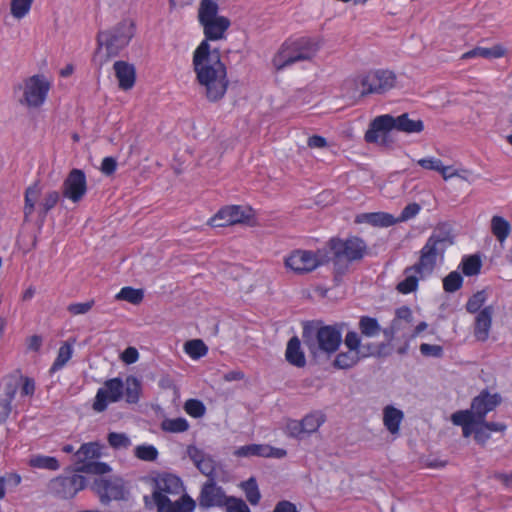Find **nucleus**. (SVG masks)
Here are the masks:
<instances>
[{"mask_svg":"<svg viewBox=\"0 0 512 512\" xmlns=\"http://www.w3.org/2000/svg\"><path fill=\"white\" fill-rule=\"evenodd\" d=\"M144 297V293L141 289H135L132 287H123L120 292L116 295L117 300H124L131 304H139Z\"/></svg>","mask_w":512,"mask_h":512,"instance_id":"41","label":"nucleus"},{"mask_svg":"<svg viewBox=\"0 0 512 512\" xmlns=\"http://www.w3.org/2000/svg\"><path fill=\"white\" fill-rule=\"evenodd\" d=\"M51 83L42 74H36L24 80L18 85L22 96L18 99L19 104L27 108H39L46 101Z\"/></svg>","mask_w":512,"mask_h":512,"instance_id":"8","label":"nucleus"},{"mask_svg":"<svg viewBox=\"0 0 512 512\" xmlns=\"http://www.w3.org/2000/svg\"><path fill=\"white\" fill-rule=\"evenodd\" d=\"M175 507V512H193L196 502L188 494H184L175 501Z\"/></svg>","mask_w":512,"mask_h":512,"instance_id":"55","label":"nucleus"},{"mask_svg":"<svg viewBox=\"0 0 512 512\" xmlns=\"http://www.w3.org/2000/svg\"><path fill=\"white\" fill-rule=\"evenodd\" d=\"M29 465L37 469L56 471L60 468L59 461L55 457L46 455H34L29 460Z\"/></svg>","mask_w":512,"mask_h":512,"instance_id":"34","label":"nucleus"},{"mask_svg":"<svg viewBox=\"0 0 512 512\" xmlns=\"http://www.w3.org/2000/svg\"><path fill=\"white\" fill-rule=\"evenodd\" d=\"M404 275L405 278L397 284L396 289L402 294H408L417 289L420 276L415 271H408V267L405 268Z\"/></svg>","mask_w":512,"mask_h":512,"instance_id":"33","label":"nucleus"},{"mask_svg":"<svg viewBox=\"0 0 512 512\" xmlns=\"http://www.w3.org/2000/svg\"><path fill=\"white\" fill-rule=\"evenodd\" d=\"M356 223H367L372 226L389 227L396 223V219L388 213L374 212L362 213L356 216Z\"/></svg>","mask_w":512,"mask_h":512,"instance_id":"25","label":"nucleus"},{"mask_svg":"<svg viewBox=\"0 0 512 512\" xmlns=\"http://www.w3.org/2000/svg\"><path fill=\"white\" fill-rule=\"evenodd\" d=\"M420 210H421V207L418 203H415V202L410 203L403 208L398 219H396V222L408 221V220L414 218L420 212Z\"/></svg>","mask_w":512,"mask_h":512,"instance_id":"57","label":"nucleus"},{"mask_svg":"<svg viewBox=\"0 0 512 512\" xmlns=\"http://www.w3.org/2000/svg\"><path fill=\"white\" fill-rule=\"evenodd\" d=\"M93 490L102 504H108L112 500H124L127 493L124 481L119 477L97 478L94 480Z\"/></svg>","mask_w":512,"mask_h":512,"instance_id":"12","label":"nucleus"},{"mask_svg":"<svg viewBox=\"0 0 512 512\" xmlns=\"http://www.w3.org/2000/svg\"><path fill=\"white\" fill-rule=\"evenodd\" d=\"M492 315V306L484 307L477 314L474 323V336L478 341L484 342L488 339L492 325Z\"/></svg>","mask_w":512,"mask_h":512,"instance_id":"21","label":"nucleus"},{"mask_svg":"<svg viewBox=\"0 0 512 512\" xmlns=\"http://www.w3.org/2000/svg\"><path fill=\"white\" fill-rule=\"evenodd\" d=\"M163 431L171 433L185 432L189 428V424L185 418L179 417L175 419H165L161 423Z\"/></svg>","mask_w":512,"mask_h":512,"instance_id":"43","label":"nucleus"},{"mask_svg":"<svg viewBox=\"0 0 512 512\" xmlns=\"http://www.w3.org/2000/svg\"><path fill=\"white\" fill-rule=\"evenodd\" d=\"M113 69L119 82V88L124 91L130 90L136 80L134 65L125 61H116L113 65Z\"/></svg>","mask_w":512,"mask_h":512,"instance_id":"22","label":"nucleus"},{"mask_svg":"<svg viewBox=\"0 0 512 512\" xmlns=\"http://www.w3.org/2000/svg\"><path fill=\"white\" fill-rule=\"evenodd\" d=\"M134 455L142 461L152 462L158 457V450L153 445H138L134 450Z\"/></svg>","mask_w":512,"mask_h":512,"instance_id":"47","label":"nucleus"},{"mask_svg":"<svg viewBox=\"0 0 512 512\" xmlns=\"http://www.w3.org/2000/svg\"><path fill=\"white\" fill-rule=\"evenodd\" d=\"M286 433L288 436L302 439L304 437L305 431L301 424V421L298 420H289L286 424Z\"/></svg>","mask_w":512,"mask_h":512,"instance_id":"56","label":"nucleus"},{"mask_svg":"<svg viewBox=\"0 0 512 512\" xmlns=\"http://www.w3.org/2000/svg\"><path fill=\"white\" fill-rule=\"evenodd\" d=\"M317 40L300 37L285 41L272 59L273 66L280 71L296 62L312 59L319 50Z\"/></svg>","mask_w":512,"mask_h":512,"instance_id":"5","label":"nucleus"},{"mask_svg":"<svg viewBox=\"0 0 512 512\" xmlns=\"http://www.w3.org/2000/svg\"><path fill=\"white\" fill-rule=\"evenodd\" d=\"M367 354L360 355V351L349 350L346 352H340L336 355L333 366L338 369H349L355 366L362 357H366Z\"/></svg>","mask_w":512,"mask_h":512,"instance_id":"27","label":"nucleus"},{"mask_svg":"<svg viewBox=\"0 0 512 512\" xmlns=\"http://www.w3.org/2000/svg\"><path fill=\"white\" fill-rule=\"evenodd\" d=\"M403 417V412L393 406H387L384 408L383 422L385 427L391 434L398 433L400 423L403 420Z\"/></svg>","mask_w":512,"mask_h":512,"instance_id":"26","label":"nucleus"},{"mask_svg":"<svg viewBox=\"0 0 512 512\" xmlns=\"http://www.w3.org/2000/svg\"><path fill=\"white\" fill-rule=\"evenodd\" d=\"M86 486V479L79 474L58 476L50 480L48 491L57 498L71 499Z\"/></svg>","mask_w":512,"mask_h":512,"instance_id":"11","label":"nucleus"},{"mask_svg":"<svg viewBox=\"0 0 512 512\" xmlns=\"http://www.w3.org/2000/svg\"><path fill=\"white\" fill-rule=\"evenodd\" d=\"M100 456L101 446L99 443L89 442L82 444L73 455L74 471L95 475H104L110 472L111 468L107 463L92 461Z\"/></svg>","mask_w":512,"mask_h":512,"instance_id":"7","label":"nucleus"},{"mask_svg":"<svg viewBox=\"0 0 512 512\" xmlns=\"http://www.w3.org/2000/svg\"><path fill=\"white\" fill-rule=\"evenodd\" d=\"M205 40H203L193 53V70L196 74L198 84L204 88L205 95L209 101L221 99L228 88L227 70L221 61L218 49L211 50L208 41H215L224 38L230 21L220 16L202 25Z\"/></svg>","mask_w":512,"mask_h":512,"instance_id":"1","label":"nucleus"},{"mask_svg":"<svg viewBox=\"0 0 512 512\" xmlns=\"http://www.w3.org/2000/svg\"><path fill=\"white\" fill-rule=\"evenodd\" d=\"M287 362L295 367L303 368L306 365L304 351L301 348V341L297 336L289 339L285 351Z\"/></svg>","mask_w":512,"mask_h":512,"instance_id":"24","label":"nucleus"},{"mask_svg":"<svg viewBox=\"0 0 512 512\" xmlns=\"http://www.w3.org/2000/svg\"><path fill=\"white\" fill-rule=\"evenodd\" d=\"M482 267L481 259L478 255H470L463 257L461 268L466 276H475L480 273Z\"/></svg>","mask_w":512,"mask_h":512,"instance_id":"39","label":"nucleus"},{"mask_svg":"<svg viewBox=\"0 0 512 512\" xmlns=\"http://www.w3.org/2000/svg\"><path fill=\"white\" fill-rule=\"evenodd\" d=\"M503 55V50L500 47L484 48L476 47L462 55L463 59L474 57H483L486 59L499 58Z\"/></svg>","mask_w":512,"mask_h":512,"instance_id":"37","label":"nucleus"},{"mask_svg":"<svg viewBox=\"0 0 512 512\" xmlns=\"http://www.w3.org/2000/svg\"><path fill=\"white\" fill-rule=\"evenodd\" d=\"M12 401L0 393V422H4L10 415Z\"/></svg>","mask_w":512,"mask_h":512,"instance_id":"64","label":"nucleus"},{"mask_svg":"<svg viewBox=\"0 0 512 512\" xmlns=\"http://www.w3.org/2000/svg\"><path fill=\"white\" fill-rule=\"evenodd\" d=\"M188 457L192 460L197 469L208 479L216 480V467L217 463L212 456L206 454L196 446H188L187 448Z\"/></svg>","mask_w":512,"mask_h":512,"instance_id":"19","label":"nucleus"},{"mask_svg":"<svg viewBox=\"0 0 512 512\" xmlns=\"http://www.w3.org/2000/svg\"><path fill=\"white\" fill-rule=\"evenodd\" d=\"M107 441L115 450L127 449L131 446V440L125 433L110 432Z\"/></svg>","mask_w":512,"mask_h":512,"instance_id":"46","label":"nucleus"},{"mask_svg":"<svg viewBox=\"0 0 512 512\" xmlns=\"http://www.w3.org/2000/svg\"><path fill=\"white\" fill-rule=\"evenodd\" d=\"M380 119V116L376 117L370 124V128L365 133V140L368 143H375L378 141V133L379 132H388L391 131L390 128H380L377 125V121Z\"/></svg>","mask_w":512,"mask_h":512,"instance_id":"54","label":"nucleus"},{"mask_svg":"<svg viewBox=\"0 0 512 512\" xmlns=\"http://www.w3.org/2000/svg\"><path fill=\"white\" fill-rule=\"evenodd\" d=\"M327 263L333 265V279L338 284L354 263L361 262L368 254L367 243L358 236L332 237L323 247Z\"/></svg>","mask_w":512,"mask_h":512,"instance_id":"2","label":"nucleus"},{"mask_svg":"<svg viewBox=\"0 0 512 512\" xmlns=\"http://www.w3.org/2000/svg\"><path fill=\"white\" fill-rule=\"evenodd\" d=\"M463 277L458 271L450 272L443 279V289L447 293H454L462 287Z\"/></svg>","mask_w":512,"mask_h":512,"instance_id":"44","label":"nucleus"},{"mask_svg":"<svg viewBox=\"0 0 512 512\" xmlns=\"http://www.w3.org/2000/svg\"><path fill=\"white\" fill-rule=\"evenodd\" d=\"M124 395V382L120 378H112L104 382L103 387L99 388L93 409L97 412H103L107 409L109 403H115L121 400Z\"/></svg>","mask_w":512,"mask_h":512,"instance_id":"13","label":"nucleus"},{"mask_svg":"<svg viewBox=\"0 0 512 512\" xmlns=\"http://www.w3.org/2000/svg\"><path fill=\"white\" fill-rule=\"evenodd\" d=\"M33 0H12L11 14L17 19H21L30 11Z\"/></svg>","mask_w":512,"mask_h":512,"instance_id":"51","label":"nucleus"},{"mask_svg":"<svg viewBox=\"0 0 512 512\" xmlns=\"http://www.w3.org/2000/svg\"><path fill=\"white\" fill-rule=\"evenodd\" d=\"M251 208L242 206H227L220 209L210 220L209 224L212 227H225L237 223H243L248 220L252 214Z\"/></svg>","mask_w":512,"mask_h":512,"instance_id":"17","label":"nucleus"},{"mask_svg":"<svg viewBox=\"0 0 512 512\" xmlns=\"http://www.w3.org/2000/svg\"><path fill=\"white\" fill-rule=\"evenodd\" d=\"M487 295L485 290H481L473 294L466 303V310L469 313H479L481 307L485 303Z\"/></svg>","mask_w":512,"mask_h":512,"instance_id":"50","label":"nucleus"},{"mask_svg":"<svg viewBox=\"0 0 512 512\" xmlns=\"http://www.w3.org/2000/svg\"><path fill=\"white\" fill-rule=\"evenodd\" d=\"M450 231L438 228L433 231L420 250L417 263L408 267V271L419 273L421 279L431 275L436 267L437 259L443 258L446 249L453 244Z\"/></svg>","mask_w":512,"mask_h":512,"instance_id":"4","label":"nucleus"},{"mask_svg":"<svg viewBox=\"0 0 512 512\" xmlns=\"http://www.w3.org/2000/svg\"><path fill=\"white\" fill-rule=\"evenodd\" d=\"M267 451H270V445L267 444H249L237 448L234 455L237 457H265Z\"/></svg>","mask_w":512,"mask_h":512,"instance_id":"32","label":"nucleus"},{"mask_svg":"<svg viewBox=\"0 0 512 512\" xmlns=\"http://www.w3.org/2000/svg\"><path fill=\"white\" fill-rule=\"evenodd\" d=\"M40 187L38 183H34L29 186L25 191V205H24V221L28 222L30 220V216L34 212L35 203L38 200L40 195Z\"/></svg>","mask_w":512,"mask_h":512,"instance_id":"29","label":"nucleus"},{"mask_svg":"<svg viewBox=\"0 0 512 512\" xmlns=\"http://www.w3.org/2000/svg\"><path fill=\"white\" fill-rule=\"evenodd\" d=\"M228 497L225 490L216 483L215 479L211 478L203 483L197 501L199 507L202 509L214 507L224 508L227 504Z\"/></svg>","mask_w":512,"mask_h":512,"instance_id":"14","label":"nucleus"},{"mask_svg":"<svg viewBox=\"0 0 512 512\" xmlns=\"http://www.w3.org/2000/svg\"><path fill=\"white\" fill-rule=\"evenodd\" d=\"M185 352L193 359H199L205 356L208 348L200 339H194L185 343Z\"/></svg>","mask_w":512,"mask_h":512,"instance_id":"42","label":"nucleus"},{"mask_svg":"<svg viewBox=\"0 0 512 512\" xmlns=\"http://www.w3.org/2000/svg\"><path fill=\"white\" fill-rule=\"evenodd\" d=\"M361 336L367 338H373L378 336L382 328L376 318L370 316H361L358 323Z\"/></svg>","mask_w":512,"mask_h":512,"instance_id":"28","label":"nucleus"},{"mask_svg":"<svg viewBox=\"0 0 512 512\" xmlns=\"http://www.w3.org/2000/svg\"><path fill=\"white\" fill-rule=\"evenodd\" d=\"M94 300H90L83 303H71L68 305L67 310L73 315H81L89 312L94 306Z\"/></svg>","mask_w":512,"mask_h":512,"instance_id":"58","label":"nucleus"},{"mask_svg":"<svg viewBox=\"0 0 512 512\" xmlns=\"http://www.w3.org/2000/svg\"><path fill=\"white\" fill-rule=\"evenodd\" d=\"M218 13V5L213 0H201L199 10H198V19L201 25L217 19Z\"/></svg>","mask_w":512,"mask_h":512,"instance_id":"30","label":"nucleus"},{"mask_svg":"<svg viewBox=\"0 0 512 512\" xmlns=\"http://www.w3.org/2000/svg\"><path fill=\"white\" fill-rule=\"evenodd\" d=\"M483 421L476 424V431L474 434V440L480 444L485 445L486 442L490 439V433H488L487 429L482 424Z\"/></svg>","mask_w":512,"mask_h":512,"instance_id":"63","label":"nucleus"},{"mask_svg":"<svg viewBox=\"0 0 512 512\" xmlns=\"http://www.w3.org/2000/svg\"><path fill=\"white\" fill-rule=\"evenodd\" d=\"M240 487L245 492L246 498L252 505H257L260 501L261 494L254 477L249 478L246 481L241 482Z\"/></svg>","mask_w":512,"mask_h":512,"instance_id":"38","label":"nucleus"},{"mask_svg":"<svg viewBox=\"0 0 512 512\" xmlns=\"http://www.w3.org/2000/svg\"><path fill=\"white\" fill-rule=\"evenodd\" d=\"M141 392V383L134 376H128L124 383V394L126 402L129 404H135L139 401Z\"/></svg>","mask_w":512,"mask_h":512,"instance_id":"31","label":"nucleus"},{"mask_svg":"<svg viewBox=\"0 0 512 512\" xmlns=\"http://www.w3.org/2000/svg\"><path fill=\"white\" fill-rule=\"evenodd\" d=\"M501 403V397L498 394H490L487 390H483L476 396L471 403V408L467 409L475 415L478 421H483L486 415L493 411Z\"/></svg>","mask_w":512,"mask_h":512,"instance_id":"18","label":"nucleus"},{"mask_svg":"<svg viewBox=\"0 0 512 512\" xmlns=\"http://www.w3.org/2000/svg\"><path fill=\"white\" fill-rule=\"evenodd\" d=\"M226 512H251L243 499L229 496L227 504L224 506Z\"/></svg>","mask_w":512,"mask_h":512,"instance_id":"53","label":"nucleus"},{"mask_svg":"<svg viewBox=\"0 0 512 512\" xmlns=\"http://www.w3.org/2000/svg\"><path fill=\"white\" fill-rule=\"evenodd\" d=\"M19 388V380L15 377H6L0 384V393L8 399H14Z\"/></svg>","mask_w":512,"mask_h":512,"instance_id":"48","label":"nucleus"},{"mask_svg":"<svg viewBox=\"0 0 512 512\" xmlns=\"http://www.w3.org/2000/svg\"><path fill=\"white\" fill-rule=\"evenodd\" d=\"M451 421L454 425L462 427L464 437L474 436L476 431V424L480 421L475 418L473 413L468 410H460L452 414Z\"/></svg>","mask_w":512,"mask_h":512,"instance_id":"23","label":"nucleus"},{"mask_svg":"<svg viewBox=\"0 0 512 512\" xmlns=\"http://www.w3.org/2000/svg\"><path fill=\"white\" fill-rule=\"evenodd\" d=\"M60 199V194L57 191L48 192L40 204L43 205L45 211H50L56 206Z\"/></svg>","mask_w":512,"mask_h":512,"instance_id":"62","label":"nucleus"},{"mask_svg":"<svg viewBox=\"0 0 512 512\" xmlns=\"http://www.w3.org/2000/svg\"><path fill=\"white\" fill-rule=\"evenodd\" d=\"M184 408L185 411L194 418L202 417L206 412L205 405L197 399L187 400Z\"/></svg>","mask_w":512,"mask_h":512,"instance_id":"52","label":"nucleus"},{"mask_svg":"<svg viewBox=\"0 0 512 512\" xmlns=\"http://www.w3.org/2000/svg\"><path fill=\"white\" fill-rule=\"evenodd\" d=\"M380 128H390V130H397L405 133H420L424 129V123L420 119H411L408 113H403L400 116L393 117L392 115H381L377 121Z\"/></svg>","mask_w":512,"mask_h":512,"instance_id":"16","label":"nucleus"},{"mask_svg":"<svg viewBox=\"0 0 512 512\" xmlns=\"http://www.w3.org/2000/svg\"><path fill=\"white\" fill-rule=\"evenodd\" d=\"M344 324L320 325L319 322L306 323L303 326L302 340L313 357L320 354L335 353L342 342Z\"/></svg>","mask_w":512,"mask_h":512,"instance_id":"3","label":"nucleus"},{"mask_svg":"<svg viewBox=\"0 0 512 512\" xmlns=\"http://www.w3.org/2000/svg\"><path fill=\"white\" fill-rule=\"evenodd\" d=\"M420 352L424 356H432L439 358L443 355V348L440 345L422 343L420 345Z\"/></svg>","mask_w":512,"mask_h":512,"instance_id":"61","label":"nucleus"},{"mask_svg":"<svg viewBox=\"0 0 512 512\" xmlns=\"http://www.w3.org/2000/svg\"><path fill=\"white\" fill-rule=\"evenodd\" d=\"M155 491L160 493H167L172 495L180 494L184 487L182 480L175 474L172 473H161L158 474L154 479Z\"/></svg>","mask_w":512,"mask_h":512,"instance_id":"20","label":"nucleus"},{"mask_svg":"<svg viewBox=\"0 0 512 512\" xmlns=\"http://www.w3.org/2000/svg\"><path fill=\"white\" fill-rule=\"evenodd\" d=\"M87 192L86 175L81 169H72L62 184L63 197L74 203L80 202Z\"/></svg>","mask_w":512,"mask_h":512,"instance_id":"15","label":"nucleus"},{"mask_svg":"<svg viewBox=\"0 0 512 512\" xmlns=\"http://www.w3.org/2000/svg\"><path fill=\"white\" fill-rule=\"evenodd\" d=\"M344 344L349 350L360 351L361 337L357 332L349 331L345 336Z\"/></svg>","mask_w":512,"mask_h":512,"instance_id":"59","label":"nucleus"},{"mask_svg":"<svg viewBox=\"0 0 512 512\" xmlns=\"http://www.w3.org/2000/svg\"><path fill=\"white\" fill-rule=\"evenodd\" d=\"M403 321L406 325H412L413 316L412 311L407 306H402L398 308L395 312V318L392 320V322Z\"/></svg>","mask_w":512,"mask_h":512,"instance_id":"60","label":"nucleus"},{"mask_svg":"<svg viewBox=\"0 0 512 512\" xmlns=\"http://www.w3.org/2000/svg\"><path fill=\"white\" fill-rule=\"evenodd\" d=\"M396 76L389 70H374L345 82L346 89L359 92L360 97L369 94H383L395 86Z\"/></svg>","mask_w":512,"mask_h":512,"instance_id":"6","label":"nucleus"},{"mask_svg":"<svg viewBox=\"0 0 512 512\" xmlns=\"http://www.w3.org/2000/svg\"><path fill=\"white\" fill-rule=\"evenodd\" d=\"M72 356V347L65 343L58 350V355L50 369V372H56L63 368Z\"/></svg>","mask_w":512,"mask_h":512,"instance_id":"45","label":"nucleus"},{"mask_svg":"<svg viewBox=\"0 0 512 512\" xmlns=\"http://www.w3.org/2000/svg\"><path fill=\"white\" fill-rule=\"evenodd\" d=\"M326 252L323 248L315 252L307 250H296L285 260L286 267L296 273H308L320 265L327 264Z\"/></svg>","mask_w":512,"mask_h":512,"instance_id":"10","label":"nucleus"},{"mask_svg":"<svg viewBox=\"0 0 512 512\" xmlns=\"http://www.w3.org/2000/svg\"><path fill=\"white\" fill-rule=\"evenodd\" d=\"M325 419V415L320 411H316L306 415L301 420V424L304 428L305 434L308 435L316 432L319 429V427L325 422Z\"/></svg>","mask_w":512,"mask_h":512,"instance_id":"35","label":"nucleus"},{"mask_svg":"<svg viewBox=\"0 0 512 512\" xmlns=\"http://www.w3.org/2000/svg\"><path fill=\"white\" fill-rule=\"evenodd\" d=\"M133 35V22L124 20L110 31L99 32L97 41L99 47H106L107 56L110 57L118 55L119 51L128 45Z\"/></svg>","mask_w":512,"mask_h":512,"instance_id":"9","label":"nucleus"},{"mask_svg":"<svg viewBox=\"0 0 512 512\" xmlns=\"http://www.w3.org/2000/svg\"><path fill=\"white\" fill-rule=\"evenodd\" d=\"M491 230L497 240L502 243L509 236L511 226L504 218L493 216L491 220Z\"/></svg>","mask_w":512,"mask_h":512,"instance_id":"36","label":"nucleus"},{"mask_svg":"<svg viewBox=\"0 0 512 512\" xmlns=\"http://www.w3.org/2000/svg\"><path fill=\"white\" fill-rule=\"evenodd\" d=\"M418 165L427 170H434L442 174L445 180L452 177V175H446V170H450L451 167L443 166L440 159L429 157L423 158L417 161Z\"/></svg>","mask_w":512,"mask_h":512,"instance_id":"40","label":"nucleus"},{"mask_svg":"<svg viewBox=\"0 0 512 512\" xmlns=\"http://www.w3.org/2000/svg\"><path fill=\"white\" fill-rule=\"evenodd\" d=\"M153 499L158 512H175V502H172L166 495L160 493V491L153 492Z\"/></svg>","mask_w":512,"mask_h":512,"instance_id":"49","label":"nucleus"}]
</instances>
